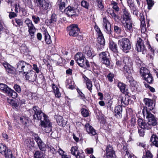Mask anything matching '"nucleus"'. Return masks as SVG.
<instances>
[{
    "label": "nucleus",
    "mask_w": 158,
    "mask_h": 158,
    "mask_svg": "<svg viewBox=\"0 0 158 158\" xmlns=\"http://www.w3.org/2000/svg\"><path fill=\"white\" fill-rule=\"evenodd\" d=\"M143 114L144 117L146 116L148 122L146 123L142 118H138V123L139 126L147 130H150L152 127L157 125L158 123V119L154 115L152 114L149 111L146 110H143Z\"/></svg>",
    "instance_id": "obj_1"
},
{
    "label": "nucleus",
    "mask_w": 158,
    "mask_h": 158,
    "mask_svg": "<svg viewBox=\"0 0 158 158\" xmlns=\"http://www.w3.org/2000/svg\"><path fill=\"white\" fill-rule=\"evenodd\" d=\"M40 121V126L42 129L45 132L49 133L52 131V124L48 116Z\"/></svg>",
    "instance_id": "obj_2"
},
{
    "label": "nucleus",
    "mask_w": 158,
    "mask_h": 158,
    "mask_svg": "<svg viewBox=\"0 0 158 158\" xmlns=\"http://www.w3.org/2000/svg\"><path fill=\"white\" fill-rule=\"evenodd\" d=\"M31 68V66L25 61L22 60L19 61L17 64V71L19 73H22L23 74H25Z\"/></svg>",
    "instance_id": "obj_3"
},
{
    "label": "nucleus",
    "mask_w": 158,
    "mask_h": 158,
    "mask_svg": "<svg viewBox=\"0 0 158 158\" xmlns=\"http://www.w3.org/2000/svg\"><path fill=\"white\" fill-rule=\"evenodd\" d=\"M118 44L122 50L126 53H127L128 50L130 49L131 48L130 41L126 38H123L119 40L118 41Z\"/></svg>",
    "instance_id": "obj_4"
},
{
    "label": "nucleus",
    "mask_w": 158,
    "mask_h": 158,
    "mask_svg": "<svg viewBox=\"0 0 158 158\" xmlns=\"http://www.w3.org/2000/svg\"><path fill=\"white\" fill-rule=\"evenodd\" d=\"M33 110L34 112V114L33 115L34 119H36L40 120H44L43 119L47 116L43 113L38 106H35L33 107Z\"/></svg>",
    "instance_id": "obj_5"
},
{
    "label": "nucleus",
    "mask_w": 158,
    "mask_h": 158,
    "mask_svg": "<svg viewBox=\"0 0 158 158\" xmlns=\"http://www.w3.org/2000/svg\"><path fill=\"white\" fill-rule=\"evenodd\" d=\"M24 23L28 27V31L31 36V38L32 39L34 37V33L36 31L35 27L32 23V21L29 18L26 19Z\"/></svg>",
    "instance_id": "obj_6"
},
{
    "label": "nucleus",
    "mask_w": 158,
    "mask_h": 158,
    "mask_svg": "<svg viewBox=\"0 0 158 158\" xmlns=\"http://www.w3.org/2000/svg\"><path fill=\"white\" fill-rule=\"evenodd\" d=\"M38 7L42 10H47L51 6L48 0H36Z\"/></svg>",
    "instance_id": "obj_7"
},
{
    "label": "nucleus",
    "mask_w": 158,
    "mask_h": 158,
    "mask_svg": "<svg viewBox=\"0 0 158 158\" xmlns=\"http://www.w3.org/2000/svg\"><path fill=\"white\" fill-rule=\"evenodd\" d=\"M67 28L70 36L75 37L78 35L80 29L77 24H72L68 27Z\"/></svg>",
    "instance_id": "obj_8"
},
{
    "label": "nucleus",
    "mask_w": 158,
    "mask_h": 158,
    "mask_svg": "<svg viewBox=\"0 0 158 158\" xmlns=\"http://www.w3.org/2000/svg\"><path fill=\"white\" fill-rule=\"evenodd\" d=\"M118 102L119 103L120 102L121 106H125L131 103V98L127 95H124L120 96L118 99Z\"/></svg>",
    "instance_id": "obj_9"
},
{
    "label": "nucleus",
    "mask_w": 158,
    "mask_h": 158,
    "mask_svg": "<svg viewBox=\"0 0 158 158\" xmlns=\"http://www.w3.org/2000/svg\"><path fill=\"white\" fill-rule=\"evenodd\" d=\"M143 101L145 105L146 109L144 108V109L145 111L147 110L148 111L152 110L154 108L155 106V102L153 99H151L148 98H144Z\"/></svg>",
    "instance_id": "obj_10"
},
{
    "label": "nucleus",
    "mask_w": 158,
    "mask_h": 158,
    "mask_svg": "<svg viewBox=\"0 0 158 158\" xmlns=\"http://www.w3.org/2000/svg\"><path fill=\"white\" fill-rule=\"evenodd\" d=\"M107 52H103L99 55V59L101 63L105 64L107 67H109L110 65V62L107 55Z\"/></svg>",
    "instance_id": "obj_11"
},
{
    "label": "nucleus",
    "mask_w": 158,
    "mask_h": 158,
    "mask_svg": "<svg viewBox=\"0 0 158 158\" xmlns=\"http://www.w3.org/2000/svg\"><path fill=\"white\" fill-rule=\"evenodd\" d=\"M136 48L139 52H142L143 54H144L146 52V49L143 43V41L140 38L137 39L136 43Z\"/></svg>",
    "instance_id": "obj_12"
},
{
    "label": "nucleus",
    "mask_w": 158,
    "mask_h": 158,
    "mask_svg": "<svg viewBox=\"0 0 158 158\" xmlns=\"http://www.w3.org/2000/svg\"><path fill=\"white\" fill-rule=\"evenodd\" d=\"M34 139L37 142L39 149L43 151L46 150V146L44 143L38 136V135L35 134L34 136Z\"/></svg>",
    "instance_id": "obj_13"
},
{
    "label": "nucleus",
    "mask_w": 158,
    "mask_h": 158,
    "mask_svg": "<svg viewBox=\"0 0 158 158\" xmlns=\"http://www.w3.org/2000/svg\"><path fill=\"white\" fill-rule=\"evenodd\" d=\"M25 74L26 79L31 81L34 82L36 80L37 77L35 72L32 70H29Z\"/></svg>",
    "instance_id": "obj_14"
},
{
    "label": "nucleus",
    "mask_w": 158,
    "mask_h": 158,
    "mask_svg": "<svg viewBox=\"0 0 158 158\" xmlns=\"http://www.w3.org/2000/svg\"><path fill=\"white\" fill-rule=\"evenodd\" d=\"M123 15L121 18V21L124 24V21L131 20L130 13L128 10L125 7L122 9Z\"/></svg>",
    "instance_id": "obj_15"
},
{
    "label": "nucleus",
    "mask_w": 158,
    "mask_h": 158,
    "mask_svg": "<svg viewBox=\"0 0 158 158\" xmlns=\"http://www.w3.org/2000/svg\"><path fill=\"white\" fill-rule=\"evenodd\" d=\"M103 27L104 31L107 34H110L112 32L111 25L108 20L106 18H104L103 22Z\"/></svg>",
    "instance_id": "obj_16"
},
{
    "label": "nucleus",
    "mask_w": 158,
    "mask_h": 158,
    "mask_svg": "<svg viewBox=\"0 0 158 158\" xmlns=\"http://www.w3.org/2000/svg\"><path fill=\"white\" fill-rule=\"evenodd\" d=\"M85 57L81 53L78 52L75 56V60L81 67H84Z\"/></svg>",
    "instance_id": "obj_17"
},
{
    "label": "nucleus",
    "mask_w": 158,
    "mask_h": 158,
    "mask_svg": "<svg viewBox=\"0 0 158 158\" xmlns=\"http://www.w3.org/2000/svg\"><path fill=\"white\" fill-rule=\"evenodd\" d=\"M123 108L120 105H118L115 107L114 110V115L115 117L118 119L121 118L122 117V113Z\"/></svg>",
    "instance_id": "obj_18"
},
{
    "label": "nucleus",
    "mask_w": 158,
    "mask_h": 158,
    "mask_svg": "<svg viewBox=\"0 0 158 158\" xmlns=\"http://www.w3.org/2000/svg\"><path fill=\"white\" fill-rule=\"evenodd\" d=\"M76 10L74 7L68 6L64 9V12L69 16L72 17L77 15Z\"/></svg>",
    "instance_id": "obj_19"
},
{
    "label": "nucleus",
    "mask_w": 158,
    "mask_h": 158,
    "mask_svg": "<svg viewBox=\"0 0 158 158\" xmlns=\"http://www.w3.org/2000/svg\"><path fill=\"white\" fill-rule=\"evenodd\" d=\"M56 118L59 125L64 127L66 125L67 121L65 118L64 119L62 116L60 115L56 116Z\"/></svg>",
    "instance_id": "obj_20"
},
{
    "label": "nucleus",
    "mask_w": 158,
    "mask_h": 158,
    "mask_svg": "<svg viewBox=\"0 0 158 158\" xmlns=\"http://www.w3.org/2000/svg\"><path fill=\"white\" fill-rule=\"evenodd\" d=\"M85 127L87 132L91 135H94L97 134L96 130L88 123L85 124Z\"/></svg>",
    "instance_id": "obj_21"
},
{
    "label": "nucleus",
    "mask_w": 158,
    "mask_h": 158,
    "mask_svg": "<svg viewBox=\"0 0 158 158\" xmlns=\"http://www.w3.org/2000/svg\"><path fill=\"white\" fill-rule=\"evenodd\" d=\"M97 31H98V37L97 38V42L101 45H103L105 43V40L102 33L99 29L97 27Z\"/></svg>",
    "instance_id": "obj_22"
},
{
    "label": "nucleus",
    "mask_w": 158,
    "mask_h": 158,
    "mask_svg": "<svg viewBox=\"0 0 158 158\" xmlns=\"http://www.w3.org/2000/svg\"><path fill=\"white\" fill-rule=\"evenodd\" d=\"M57 16L55 14H53L51 15L50 19L46 21V22L49 25H54L55 24L57 21Z\"/></svg>",
    "instance_id": "obj_23"
},
{
    "label": "nucleus",
    "mask_w": 158,
    "mask_h": 158,
    "mask_svg": "<svg viewBox=\"0 0 158 158\" xmlns=\"http://www.w3.org/2000/svg\"><path fill=\"white\" fill-rule=\"evenodd\" d=\"M47 148L48 150V152L50 156H52L53 154H55L56 153V150L57 149V147H55V148L52 147L50 145H48Z\"/></svg>",
    "instance_id": "obj_24"
},
{
    "label": "nucleus",
    "mask_w": 158,
    "mask_h": 158,
    "mask_svg": "<svg viewBox=\"0 0 158 158\" xmlns=\"http://www.w3.org/2000/svg\"><path fill=\"white\" fill-rule=\"evenodd\" d=\"M3 66L6 69L7 72L10 73H14V68L10 64L7 63L3 64Z\"/></svg>",
    "instance_id": "obj_25"
},
{
    "label": "nucleus",
    "mask_w": 158,
    "mask_h": 158,
    "mask_svg": "<svg viewBox=\"0 0 158 158\" xmlns=\"http://www.w3.org/2000/svg\"><path fill=\"white\" fill-rule=\"evenodd\" d=\"M83 52L88 57H91L92 55L91 50L90 47L88 46H86L84 48Z\"/></svg>",
    "instance_id": "obj_26"
},
{
    "label": "nucleus",
    "mask_w": 158,
    "mask_h": 158,
    "mask_svg": "<svg viewBox=\"0 0 158 158\" xmlns=\"http://www.w3.org/2000/svg\"><path fill=\"white\" fill-rule=\"evenodd\" d=\"M126 25L124 26L125 30L127 31H131L132 29V22L131 20L124 21Z\"/></svg>",
    "instance_id": "obj_27"
},
{
    "label": "nucleus",
    "mask_w": 158,
    "mask_h": 158,
    "mask_svg": "<svg viewBox=\"0 0 158 158\" xmlns=\"http://www.w3.org/2000/svg\"><path fill=\"white\" fill-rule=\"evenodd\" d=\"M118 86L120 89V91L123 93H127V90L126 89V85L122 82H119L118 84Z\"/></svg>",
    "instance_id": "obj_28"
},
{
    "label": "nucleus",
    "mask_w": 158,
    "mask_h": 158,
    "mask_svg": "<svg viewBox=\"0 0 158 158\" xmlns=\"http://www.w3.org/2000/svg\"><path fill=\"white\" fill-rule=\"evenodd\" d=\"M67 2V0H58V5L60 10H63L65 7Z\"/></svg>",
    "instance_id": "obj_29"
},
{
    "label": "nucleus",
    "mask_w": 158,
    "mask_h": 158,
    "mask_svg": "<svg viewBox=\"0 0 158 158\" xmlns=\"http://www.w3.org/2000/svg\"><path fill=\"white\" fill-rule=\"evenodd\" d=\"M150 140L154 145L158 147V137L157 135H152Z\"/></svg>",
    "instance_id": "obj_30"
},
{
    "label": "nucleus",
    "mask_w": 158,
    "mask_h": 158,
    "mask_svg": "<svg viewBox=\"0 0 158 158\" xmlns=\"http://www.w3.org/2000/svg\"><path fill=\"white\" fill-rule=\"evenodd\" d=\"M10 89L6 85L2 83L0 84V89L6 94L8 93Z\"/></svg>",
    "instance_id": "obj_31"
},
{
    "label": "nucleus",
    "mask_w": 158,
    "mask_h": 158,
    "mask_svg": "<svg viewBox=\"0 0 158 158\" xmlns=\"http://www.w3.org/2000/svg\"><path fill=\"white\" fill-rule=\"evenodd\" d=\"M109 48L110 49H111L114 52H118L117 44L114 42L112 41L110 42Z\"/></svg>",
    "instance_id": "obj_32"
},
{
    "label": "nucleus",
    "mask_w": 158,
    "mask_h": 158,
    "mask_svg": "<svg viewBox=\"0 0 158 158\" xmlns=\"http://www.w3.org/2000/svg\"><path fill=\"white\" fill-rule=\"evenodd\" d=\"M44 39L46 43L48 44H50L52 43V40L48 32L47 31H44Z\"/></svg>",
    "instance_id": "obj_33"
},
{
    "label": "nucleus",
    "mask_w": 158,
    "mask_h": 158,
    "mask_svg": "<svg viewBox=\"0 0 158 158\" xmlns=\"http://www.w3.org/2000/svg\"><path fill=\"white\" fill-rule=\"evenodd\" d=\"M140 72L141 76L143 77L145 75H148L150 73V72L148 69L145 67H142L140 69Z\"/></svg>",
    "instance_id": "obj_34"
},
{
    "label": "nucleus",
    "mask_w": 158,
    "mask_h": 158,
    "mask_svg": "<svg viewBox=\"0 0 158 158\" xmlns=\"http://www.w3.org/2000/svg\"><path fill=\"white\" fill-rule=\"evenodd\" d=\"M137 124L138 125V131L139 134L140 136L143 137L145 133V129H147L146 128H143V127H142L141 126H139L138 123V119L137 120Z\"/></svg>",
    "instance_id": "obj_35"
},
{
    "label": "nucleus",
    "mask_w": 158,
    "mask_h": 158,
    "mask_svg": "<svg viewBox=\"0 0 158 158\" xmlns=\"http://www.w3.org/2000/svg\"><path fill=\"white\" fill-rule=\"evenodd\" d=\"M143 78L144 80L148 83L150 84L152 83L153 79L152 75L150 73L148 75H145V76L143 77Z\"/></svg>",
    "instance_id": "obj_36"
},
{
    "label": "nucleus",
    "mask_w": 158,
    "mask_h": 158,
    "mask_svg": "<svg viewBox=\"0 0 158 158\" xmlns=\"http://www.w3.org/2000/svg\"><path fill=\"white\" fill-rule=\"evenodd\" d=\"M20 121L22 124L27 126L29 123V118L28 117L24 116H21L20 117Z\"/></svg>",
    "instance_id": "obj_37"
},
{
    "label": "nucleus",
    "mask_w": 158,
    "mask_h": 158,
    "mask_svg": "<svg viewBox=\"0 0 158 158\" xmlns=\"http://www.w3.org/2000/svg\"><path fill=\"white\" fill-rule=\"evenodd\" d=\"M15 23L17 24V25H15L14 20H12V22L13 25L17 27H20L21 26H23V22L21 19L15 18Z\"/></svg>",
    "instance_id": "obj_38"
},
{
    "label": "nucleus",
    "mask_w": 158,
    "mask_h": 158,
    "mask_svg": "<svg viewBox=\"0 0 158 158\" xmlns=\"http://www.w3.org/2000/svg\"><path fill=\"white\" fill-rule=\"evenodd\" d=\"M7 95L13 98H15L17 97L18 94L14 90L10 89V90Z\"/></svg>",
    "instance_id": "obj_39"
},
{
    "label": "nucleus",
    "mask_w": 158,
    "mask_h": 158,
    "mask_svg": "<svg viewBox=\"0 0 158 158\" xmlns=\"http://www.w3.org/2000/svg\"><path fill=\"white\" fill-rule=\"evenodd\" d=\"M70 151L71 153L75 156L80 152L78 150L77 147L76 146L72 147L71 148Z\"/></svg>",
    "instance_id": "obj_40"
},
{
    "label": "nucleus",
    "mask_w": 158,
    "mask_h": 158,
    "mask_svg": "<svg viewBox=\"0 0 158 158\" xmlns=\"http://www.w3.org/2000/svg\"><path fill=\"white\" fill-rule=\"evenodd\" d=\"M34 155L35 158H44L43 153L39 151H36Z\"/></svg>",
    "instance_id": "obj_41"
},
{
    "label": "nucleus",
    "mask_w": 158,
    "mask_h": 158,
    "mask_svg": "<svg viewBox=\"0 0 158 158\" xmlns=\"http://www.w3.org/2000/svg\"><path fill=\"white\" fill-rule=\"evenodd\" d=\"M118 3L113 1L111 3V5L113 6L112 8L116 11L118 12L119 10V8L118 5Z\"/></svg>",
    "instance_id": "obj_42"
},
{
    "label": "nucleus",
    "mask_w": 158,
    "mask_h": 158,
    "mask_svg": "<svg viewBox=\"0 0 158 158\" xmlns=\"http://www.w3.org/2000/svg\"><path fill=\"white\" fill-rule=\"evenodd\" d=\"M127 3L131 9L133 11H135L136 10V9L135 6V5L132 1L129 0L127 1Z\"/></svg>",
    "instance_id": "obj_43"
},
{
    "label": "nucleus",
    "mask_w": 158,
    "mask_h": 158,
    "mask_svg": "<svg viewBox=\"0 0 158 158\" xmlns=\"http://www.w3.org/2000/svg\"><path fill=\"white\" fill-rule=\"evenodd\" d=\"M81 113L84 117H87L89 115L88 111L85 109L82 108L81 110Z\"/></svg>",
    "instance_id": "obj_44"
},
{
    "label": "nucleus",
    "mask_w": 158,
    "mask_h": 158,
    "mask_svg": "<svg viewBox=\"0 0 158 158\" xmlns=\"http://www.w3.org/2000/svg\"><path fill=\"white\" fill-rule=\"evenodd\" d=\"M81 4L82 6L87 9H89V3L87 1L83 0L81 2Z\"/></svg>",
    "instance_id": "obj_45"
},
{
    "label": "nucleus",
    "mask_w": 158,
    "mask_h": 158,
    "mask_svg": "<svg viewBox=\"0 0 158 158\" xmlns=\"http://www.w3.org/2000/svg\"><path fill=\"white\" fill-rule=\"evenodd\" d=\"M127 82H128L131 86H133V84L134 83V82L135 81L133 80V78L130 75H129L127 77Z\"/></svg>",
    "instance_id": "obj_46"
},
{
    "label": "nucleus",
    "mask_w": 158,
    "mask_h": 158,
    "mask_svg": "<svg viewBox=\"0 0 158 158\" xmlns=\"http://www.w3.org/2000/svg\"><path fill=\"white\" fill-rule=\"evenodd\" d=\"M32 18L33 21L35 24H37L39 23L40 22V19L38 16L34 15H32Z\"/></svg>",
    "instance_id": "obj_47"
},
{
    "label": "nucleus",
    "mask_w": 158,
    "mask_h": 158,
    "mask_svg": "<svg viewBox=\"0 0 158 158\" xmlns=\"http://www.w3.org/2000/svg\"><path fill=\"white\" fill-rule=\"evenodd\" d=\"M153 157V155L151 152L149 150H147L145 154L143 155L142 158H152Z\"/></svg>",
    "instance_id": "obj_48"
},
{
    "label": "nucleus",
    "mask_w": 158,
    "mask_h": 158,
    "mask_svg": "<svg viewBox=\"0 0 158 158\" xmlns=\"http://www.w3.org/2000/svg\"><path fill=\"white\" fill-rule=\"evenodd\" d=\"M124 67L123 68V72L125 74H129L131 73L129 68L127 65H124Z\"/></svg>",
    "instance_id": "obj_49"
},
{
    "label": "nucleus",
    "mask_w": 158,
    "mask_h": 158,
    "mask_svg": "<svg viewBox=\"0 0 158 158\" xmlns=\"http://www.w3.org/2000/svg\"><path fill=\"white\" fill-rule=\"evenodd\" d=\"M20 49L21 51L24 53H27V52L28 49L25 44H22L20 46Z\"/></svg>",
    "instance_id": "obj_50"
},
{
    "label": "nucleus",
    "mask_w": 158,
    "mask_h": 158,
    "mask_svg": "<svg viewBox=\"0 0 158 158\" xmlns=\"http://www.w3.org/2000/svg\"><path fill=\"white\" fill-rule=\"evenodd\" d=\"M7 148L2 143H0V153L3 154H5V152Z\"/></svg>",
    "instance_id": "obj_51"
},
{
    "label": "nucleus",
    "mask_w": 158,
    "mask_h": 158,
    "mask_svg": "<svg viewBox=\"0 0 158 158\" xmlns=\"http://www.w3.org/2000/svg\"><path fill=\"white\" fill-rule=\"evenodd\" d=\"M97 5L100 10L103 9L104 6L102 5V0H96Z\"/></svg>",
    "instance_id": "obj_52"
},
{
    "label": "nucleus",
    "mask_w": 158,
    "mask_h": 158,
    "mask_svg": "<svg viewBox=\"0 0 158 158\" xmlns=\"http://www.w3.org/2000/svg\"><path fill=\"white\" fill-rule=\"evenodd\" d=\"M86 85L87 88L91 92L92 90V86L91 81L90 80L86 81Z\"/></svg>",
    "instance_id": "obj_53"
},
{
    "label": "nucleus",
    "mask_w": 158,
    "mask_h": 158,
    "mask_svg": "<svg viewBox=\"0 0 158 158\" xmlns=\"http://www.w3.org/2000/svg\"><path fill=\"white\" fill-rule=\"evenodd\" d=\"M106 153H108V154L109 152H112V151H114L113 150V148L111 145L110 144L108 145L106 147Z\"/></svg>",
    "instance_id": "obj_54"
},
{
    "label": "nucleus",
    "mask_w": 158,
    "mask_h": 158,
    "mask_svg": "<svg viewBox=\"0 0 158 158\" xmlns=\"http://www.w3.org/2000/svg\"><path fill=\"white\" fill-rule=\"evenodd\" d=\"M106 156L107 158H116L115 152L112 151V152H109L108 154L106 153Z\"/></svg>",
    "instance_id": "obj_55"
},
{
    "label": "nucleus",
    "mask_w": 158,
    "mask_h": 158,
    "mask_svg": "<svg viewBox=\"0 0 158 158\" xmlns=\"http://www.w3.org/2000/svg\"><path fill=\"white\" fill-rule=\"evenodd\" d=\"M147 2L148 5V9L150 10L154 4V1L153 0H147Z\"/></svg>",
    "instance_id": "obj_56"
},
{
    "label": "nucleus",
    "mask_w": 158,
    "mask_h": 158,
    "mask_svg": "<svg viewBox=\"0 0 158 158\" xmlns=\"http://www.w3.org/2000/svg\"><path fill=\"white\" fill-rule=\"evenodd\" d=\"M125 155L124 156L125 158H134V156L130 153L128 150H127L125 151Z\"/></svg>",
    "instance_id": "obj_57"
},
{
    "label": "nucleus",
    "mask_w": 158,
    "mask_h": 158,
    "mask_svg": "<svg viewBox=\"0 0 158 158\" xmlns=\"http://www.w3.org/2000/svg\"><path fill=\"white\" fill-rule=\"evenodd\" d=\"M116 64L117 66L118 67H121L122 65H124L123 60H122V59H121L120 60L116 59Z\"/></svg>",
    "instance_id": "obj_58"
},
{
    "label": "nucleus",
    "mask_w": 158,
    "mask_h": 158,
    "mask_svg": "<svg viewBox=\"0 0 158 158\" xmlns=\"http://www.w3.org/2000/svg\"><path fill=\"white\" fill-rule=\"evenodd\" d=\"M114 30L115 32L118 34L120 33L122 31V29L120 27H119L117 26H114Z\"/></svg>",
    "instance_id": "obj_59"
},
{
    "label": "nucleus",
    "mask_w": 158,
    "mask_h": 158,
    "mask_svg": "<svg viewBox=\"0 0 158 158\" xmlns=\"http://www.w3.org/2000/svg\"><path fill=\"white\" fill-rule=\"evenodd\" d=\"M107 79L109 81L112 82L113 81L114 75L112 73H110L107 76Z\"/></svg>",
    "instance_id": "obj_60"
},
{
    "label": "nucleus",
    "mask_w": 158,
    "mask_h": 158,
    "mask_svg": "<svg viewBox=\"0 0 158 158\" xmlns=\"http://www.w3.org/2000/svg\"><path fill=\"white\" fill-rule=\"evenodd\" d=\"M17 14L16 13L12 12H9V17L10 19H11L12 18L16 17L17 16Z\"/></svg>",
    "instance_id": "obj_61"
},
{
    "label": "nucleus",
    "mask_w": 158,
    "mask_h": 158,
    "mask_svg": "<svg viewBox=\"0 0 158 158\" xmlns=\"http://www.w3.org/2000/svg\"><path fill=\"white\" fill-rule=\"evenodd\" d=\"M17 102V104H19V105H21L23 104H25V101L24 99H22L20 100V99L18 98L16 100Z\"/></svg>",
    "instance_id": "obj_62"
},
{
    "label": "nucleus",
    "mask_w": 158,
    "mask_h": 158,
    "mask_svg": "<svg viewBox=\"0 0 158 158\" xmlns=\"http://www.w3.org/2000/svg\"><path fill=\"white\" fill-rule=\"evenodd\" d=\"M14 88L15 90L18 93H19L21 92V89L19 85L15 84L14 85Z\"/></svg>",
    "instance_id": "obj_63"
},
{
    "label": "nucleus",
    "mask_w": 158,
    "mask_h": 158,
    "mask_svg": "<svg viewBox=\"0 0 158 158\" xmlns=\"http://www.w3.org/2000/svg\"><path fill=\"white\" fill-rule=\"evenodd\" d=\"M75 156L76 158H85L84 153L83 152L81 153L80 152Z\"/></svg>",
    "instance_id": "obj_64"
}]
</instances>
